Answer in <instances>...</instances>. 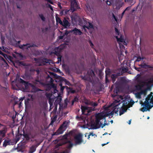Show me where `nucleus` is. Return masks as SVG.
Instances as JSON below:
<instances>
[{"mask_svg":"<svg viewBox=\"0 0 153 153\" xmlns=\"http://www.w3.org/2000/svg\"><path fill=\"white\" fill-rule=\"evenodd\" d=\"M120 81L122 83H125L126 82V80L125 79V78H124L123 77H122L120 79Z\"/></svg>","mask_w":153,"mask_h":153,"instance_id":"31","label":"nucleus"},{"mask_svg":"<svg viewBox=\"0 0 153 153\" xmlns=\"http://www.w3.org/2000/svg\"><path fill=\"white\" fill-rule=\"evenodd\" d=\"M89 24V26H88V29H90V28H94V26L90 22H88Z\"/></svg>","mask_w":153,"mask_h":153,"instance_id":"32","label":"nucleus"},{"mask_svg":"<svg viewBox=\"0 0 153 153\" xmlns=\"http://www.w3.org/2000/svg\"><path fill=\"white\" fill-rule=\"evenodd\" d=\"M48 102L50 105V106L53 105V100L51 98L48 99Z\"/></svg>","mask_w":153,"mask_h":153,"instance_id":"35","label":"nucleus"},{"mask_svg":"<svg viewBox=\"0 0 153 153\" xmlns=\"http://www.w3.org/2000/svg\"><path fill=\"white\" fill-rule=\"evenodd\" d=\"M141 68L146 69L147 68H151V67L149 65L146 64L145 63H143L139 65Z\"/></svg>","mask_w":153,"mask_h":153,"instance_id":"14","label":"nucleus"},{"mask_svg":"<svg viewBox=\"0 0 153 153\" xmlns=\"http://www.w3.org/2000/svg\"><path fill=\"white\" fill-rule=\"evenodd\" d=\"M72 31H74V34L76 35H81L82 33V32L79 29L76 27H75L73 29Z\"/></svg>","mask_w":153,"mask_h":153,"instance_id":"12","label":"nucleus"},{"mask_svg":"<svg viewBox=\"0 0 153 153\" xmlns=\"http://www.w3.org/2000/svg\"><path fill=\"white\" fill-rule=\"evenodd\" d=\"M105 73H106V76H105V82L106 83H107L109 82L108 80V77H107V75H108L110 73V71H105Z\"/></svg>","mask_w":153,"mask_h":153,"instance_id":"29","label":"nucleus"},{"mask_svg":"<svg viewBox=\"0 0 153 153\" xmlns=\"http://www.w3.org/2000/svg\"><path fill=\"white\" fill-rule=\"evenodd\" d=\"M95 75L94 71L92 69H89L87 71V75L85 76L83 79L85 80L91 82V79L93 78V77Z\"/></svg>","mask_w":153,"mask_h":153,"instance_id":"3","label":"nucleus"},{"mask_svg":"<svg viewBox=\"0 0 153 153\" xmlns=\"http://www.w3.org/2000/svg\"><path fill=\"white\" fill-rule=\"evenodd\" d=\"M141 95L140 92H137L136 94V95L137 98H140L141 97Z\"/></svg>","mask_w":153,"mask_h":153,"instance_id":"37","label":"nucleus"},{"mask_svg":"<svg viewBox=\"0 0 153 153\" xmlns=\"http://www.w3.org/2000/svg\"><path fill=\"white\" fill-rule=\"evenodd\" d=\"M56 20L57 23L60 24L62 25V21L61 20V19L59 17H56Z\"/></svg>","mask_w":153,"mask_h":153,"instance_id":"24","label":"nucleus"},{"mask_svg":"<svg viewBox=\"0 0 153 153\" xmlns=\"http://www.w3.org/2000/svg\"><path fill=\"white\" fill-rule=\"evenodd\" d=\"M150 101L152 102L153 103V95L152 97V98L150 99Z\"/></svg>","mask_w":153,"mask_h":153,"instance_id":"60","label":"nucleus"},{"mask_svg":"<svg viewBox=\"0 0 153 153\" xmlns=\"http://www.w3.org/2000/svg\"><path fill=\"white\" fill-rule=\"evenodd\" d=\"M24 134H18V135H16V142L19 141L20 138L22 137L23 135L24 138H25L26 140H28L30 139V137L29 135L27 134H25L24 132H23Z\"/></svg>","mask_w":153,"mask_h":153,"instance_id":"6","label":"nucleus"},{"mask_svg":"<svg viewBox=\"0 0 153 153\" xmlns=\"http://www.w3.org/2000/svg\"><path fill=\"white\" fill-rule=\"evenodd\" d=\"M117 77V76L115 74H113L111 75V78L112 79V82L113 83H114L115 81H116Z\"/></svg>","mask_w":153,"mask_h":153,"instance_id":"19","label":"nucleus"},{"mask_svg":"<svg viewBox=\"0 0 153 153\" xmlns=\"http://www.w3.org/2000/svg\"><path fill=\"white\" fill-rule=\"evenodd\" d=\"M25 46L27 47V48L28 49V48L30 47H37V45L35 44L30 45L29 44H27L26 45L23 44L19 46V48L21 49H23Z\"/></svg>","mask_w":153,"mask_h":153,"instance_id":"11","label":"nucleus"},{"mask_svg":"<svg viewBox=\"0 0 153 153\" xmlns=\"http://www.w3.org/2000/svg\"><path fill=\"white\" fill-rule=\"evenodd\" d=\"M73 146V144L72 143H70L67 146L68 149H70Z\"/></svg>","mask_w":153,"mask_h":153,"instance_id":"38","label":"nucleus"},{"mask_svg":"<svg viewBox=\"0 0 153 153\" xmlns=\"http://www.w3.org/2000/svg\"><path fill=\"white\" fill-rule=\"evenodd\" d=\"M0 54H1L3 56H4V55L5 54H4L0 50Z\"/></svg>","mask_w":153,"mask_h":153,"instance_id":"52","label":"nucleus"},{"mask_svg":"<svg viewBox=\"0 0 153 153\" xmlns=\"http://www.w3.org/2000/svg\"><path fill=\"white\" fill-rule=\"evenodd\" d=\"M34 71H36L38 75L39 74L40 72V71L38 69L34 70Z\"/></svg>","mask_w":153,"mask_h":153,"instance_id":"49","label":"nucleus"},{"mask_svg":"<svg viewBox=\"0 0 153 153\" xmlns=\"http://www.w3.org/2000/svg\"><path fill=\"white\" fill-rule=\"evenodd\" d=\"M112 16H113V18L114 19V20L116 21H117V18H116V17L115 16L113 13L112 14Z\"/></svg>","mask_w":153,"mask_h":153,"instance_id":"47","label":"nucleus"},{"mask_svg":"<svg viewBox=\"0 0 153 153\" xmlns=\"http://www.w3.org/2000/svg\"><path fill=\"white\" fill-rule=\"evenodd\" d=\"M85 25H82V27L83 28L85 29V28H86L88 29V26H86Z\"/></svg>","mask_w":153,"mask_h":153,"instance_id":"48","label":"nucleus"},{"mask_svg":"<svg viewBox=\"0 0 153 153\" xmlns=\"http://www.w3.org/2000/svg\"><path fill=\"white\" fill-rule=\"evenodd\" d=\"M14 142L12 141L9 139L4 140L3 144V146L5 147L7 145H13Z\"/></svg>","mask_w":153,"mask_h":153,"instance_id":"8","label":"nucleus"},{"mask_svg":"<svg viewBox=\"0 0 153 153\" xmlns=\"http://www.w3.org/2000/svg\"><path fill=\"white\" fill-rule=\"evenodd\" d=\"M141 59H142L141 57L140 56H139L137 57V58L136 61L137 62H139L141 60Z\"/></svg>","mask_w":153,"mask_h":153,"instance_id":"41","label":"nucleus"},{"mask_svg":"<svg viewBox=\"0 0 153 153\" xmlns=\"http://www.w3.org/2000/svg\"><path fill=\"white\" fill-rule=\"evenodd\" d=\"M48 86L51 89V88H55L56 87L55 85L53 83H51V84H49L48 85Z\"/></svg>","mask_w":153,"mask_h":153,"instance_id":"33","label":"nucleus"},{"mask_svg":"<svg viewBox=\"0 0 153 153\" xmlns=\"http://www.w3.org/2000/svg\"><path fill=\"white\" fill-rule=\"evenodd\" d=\"M109 143V142H107V143H106L102 144V146H105V145H106V144H108Z\"/></svg>","mask_w":153,"mask_h":153,"instance_id":"57","label":"nucleus"},{"mask_svg":"<svg viewBox=\"0 0 153 153\" xmlns=\"http://www.w3.org/2000/svg\"><path fill=\"white\" fill-rule=\"evenodd\" d=\"M89 135H91L92 136H94V134L92 132H91L90 133Z\"/></svg>","mask_w":153,"mask_h":153,"instance_id":"64","label":"nucleus"},{"mask_svg":"<svg viewBox=\"0 0 153 153\" xmlns=\"http://www.w3.org/2000/svg\"><path fill=\"white\" fill-rule=\"evenodd\" d=\"M81 109L83 114L84 113L85 111H87L88 113L90 112V111H89L88 110V108L86 106H82Z\"/></svg>","mask_w":153,"mask_h":153,"instance_id":"18","label":"nucleus"},{"mask_svg":"<svg viewBox=\"0 0 153 153\" xmlns=\"http://www.w3.org/2000/svg\"><path fill=\"white\" fill-rule=\"evenodd\" d=\"M69 33V31H67V30H66V32H65V34H66V35H68V34Z\"/></svg>","mask_w":153,"mask_h":153,"instance_id":"63","label":"nucleus"},{"mask_svg":"<svg viewBox=\"0 0 153 153\" xmlns=\"http://www.w3.org/2000/svg\"><path fill=\"white\" fill-rule=\"evenodd\" d=\"M61 25L65 28H66L70 26V24L68 21L65 18L63 20L62 23Z\"/></svg>","mask_w":153,"mask_h":153,"instance_id":"9","label":"nucleus"},{"mask_svg":"<svg viewBox=\"0 0 153 153\" xmlns=\"http://www.w3.org/2000/svg\"><path fill=\"white\" fill-rule=\"evenodd\" d=\"M116 37L117 39V40L118 42H123V39L120 37V38H118L117 36H116Z\"/></svg>","mask_w":153,"mask_h":153,"instance_id":"36","label":"nucleus"},{"mask_svg":"<svg viewBox=\"0 0 153 153\" xmlns=\"http://www.w3.org/2000/svg\"><path fill=\"white\" fill-rule=\"evenodd\" d=\"M39 16L43 22H45V18L43 14H39Z\"/></svg>","mask_w":153,"mask_h":153,"instance_id":"26","label":"nucleus"},{"mask_svg":"<svg viewBox=\"0 0 153 153\" xmlns=\"http://www.w3.org/2000/svg\"><path fill=\"white\" fill-rule=\"evenodd\" d=\"M52 95V94L50 93H46L45 94V96H46L47 98L48 99H50L51 98Z\"/></svg>","mask_w":153,"mask_h":153,"instance_id":"30","label":"nucleus"},{"mask_svg":"<svg viewBox=\"0 0 153 153\" xmlns=\"http://www.w3.org/2000/svg\"><path fill=\"white\" fill-rule=\"evenodd\" d=\"M66 87L68 93L74 94L76 92V91L73 89L72 88H69L68 86H66Z\"/></svg>","mask_w":153,"mask_h":153,"instance_id":"17","label":"nucleus"},{"mask_svg":"<svg viewBox=\"0 0 153 153\" xmlns=\"http://www.w3.org/2000/svg\"><path fill=\"white\" fill-rule=\"evenodd\" d=\"M85 103L87 105H91L94 107L97 106L98 105V104L97 102H95L90 100H87L85 102Z\"/></svg>","mask_w":153,"mask_h":153,"instance_id":"10","label":"nucleus"},{"mask_svg":"<svg viewBox=\"0 0 153 153\" xmlns=\"http://www.w3.org/2000/svg\"><path fill=\"white\" fill-rule=\"evenodd\" d=\"M125 10H124L123 12V13H122V14H121V17H123V16L125 13Z\"/></svg>","mask_w":153,"mask_h":153,"instance_id":"55","label":"nucleus"},{"mask_svg":"<svg viewBox=\"0 0 153 153\" xmlns=\"http://www.w3.org/2000/svg\"><path fill=\"white\" fill-rule=\"evenodd\" d=\"M22 102H20L19 103V107H21V106H22Z\"/></svg>","mask_w":153,"mask_h":153,"instance_id":"62","label":"nucleus"},{"mask_svg":"<svg viewBox=\"0 0 153 153\" xmlns=\"http://www.w3.org/2000/svg\"><path fill=\"white\" fill-rule=\"evenodd\" d=\"M107 3L108 5H110L111 4L110 2L108 1V0H107Z\"/></svg>","mask_w":153,"mask_h":153,"instance_id":"58","label":"nucleus"},{"mask_svg":"<svg viewBox=\"0 0 153 153\" xmlns=\"http://www.w3.org/2000/svg\"><path fill=\"white\" fill-rule=\"evenodd\" d=\"M136 88L137 89H140L141 87L140 85H137L136 86Z\"/></svg>","mask_w":153,"mask_h":153,"instance_id":"43","label":"nucleus"},{"mask_svg":"<svg viewBox=\"0 0 153 153\" xmlns=\"http://www.w3.org/2000/svg\"><path fill=\"white\" fill-rule=\"evenodd\" d=\"M57 59H58V60L60 62H61V60H62V56H60V57H58L57 58Z\"/></svg>","mask_w":153,"mask_h":153,"instance_id":"45","label":"nucleus"},{"mask_svg":"<svg viewBox=\"0 0 153 153\" xmlns=\"http://www.w3.org/2000/svg\"><path fill=\"white\" fill-rule=\"evenodd\" d=\"M71 10L73 11H75L78 9V6L76 0H71Z\"/></svg>","mask_w":153,"mask_h":153,"instance_id":"7","label":"nucleus"},{"mask_svg":"<svg viewBox=\"0 0 153 153\" xmlns=\"http://www.w3.org/2000/svg\"><path fill=\"white\" fill-rule=\"evenodd\" d=\"M129 102V101L127 100H125L124 101V102L123 104V106H125L126 105H127V104H128Z\"/></svg>","mask_w":153,"mask_h":153,"instance_id":"40","label":"nucleus"},{"mask_svg":"<svg viewBox=\"0 0 153 153\" xmlns=\"http://www.w3.org/2000/svg\"><path fill=\"white\" fill-rule=\"evenodd\" d=\"M64 10H62L60 12V14L61 15H63L64 14Z\"/></svg>","mask_w":153,"mask_h":153,"instance_id":"50","label":"nucleus"},{"mask_svg":"<svg viewBox=\"0 0 153 153\" xmlns=\"http://www.w3.org/2000/svg\"><path fill=\"white\" fill-rule=\"evenodd\" d=\"M20 83L24 84L25 87H26V86L27 85V84H26V83H27L28 82L27 81H25L23 79H22L21 78H20Z\"/></svg>","mask_w":153,"mask_h":153,"instance_id":"25","label":"nucleus"},{"mask_svg":"<svg viewBox=\"0 0 153 153\" xmlns=\"http://www.w3.org/2000/svg\"><path fill=\"white\" fill-rule=\"evenodd\" d=\"M68 122L66 121H64L60 126L57 130L53 133L52 135H57L59 134H62L67 127Z\"/></svg>","mask_w":153,"mask_h":153,"instance_id":"2","label":"nucleus"},{"mask_svg":"<svg viewBox=\"0 0 153 153\" xmlns=\"http://www.w3.org/2000/svg\"><path fill=\"white\" fill-rule=\"evenodd\" d=\"M33 82L34 85H39L43 84V83L41 82V80L38 79H35Z\"/></svg>","mask_w":153,"mask_h":153,"instance_id":"16","label":"nucleus"},{"mask_svg":"<svg viewBox=\"0 0 153 153\" xmlns=\"http://www.w3.org/2000/svg\"><path fill=\"white\" fill-rule=\"evenodd\" d=\"M79 22L82 25H87L89 22L87 21V19L85 18H83L82 19L80 20Z\"/></svg>","mask_w":153,"mask_h":153,"instance_id":"15","label":"nucleus"},{"mask_svg":"<svg viewBox=\"0 0 153 153\" xmlns=\"http://www.w3.org/2000/svg\"><path fill=\"white\" fill-rule=\"evenodd\" d=\"M52 74L55 77H56L57 76V75L56 74L54 73H52Z\"/></svg>","mask_w":153,"mask_h":153,"instance_id":"51","label":"nucleus"},{"mask_svg":"<svg viewBox=\"0 0 153 153\" xmlns=\"http://www.w3.org/2000/svg\"><path fill=\"white\" fill-rule=\"evenodd\" d=\"M82 135L79 134L74 137L75 143L76 145L80 144L83 142Z\"/></svg>","mask_w":153,"mask_h":153,"instance_id":"5","label":"nucleus"},{"mask_svg":"<svg viewBox=\"0 0 153 153\" xmlns=\"http://www.w3.org/2000/svg\"><path fill=\"white\" fill-rule=\"evenodd\" d=\"M79 98L76 96L74 97V99L72 101L71 104L73 105L75 102H78Z\"/></svg>","mask_w":153,"mask_h":153,"instance_id":"20","label":"nucleus"},{"mask_svg":"<svg viewBox=\"0 0 153 153\" xmlns=\"http://www.w3.org/2000/svg\"><path fill=\"white\" fill-rule=\"evenodd\" d=\"M59 85L60 86V90L61 91H62L64 90L65 88H66V86H62V84L61 83L59 84Z\"/></svg>","mask_w":153,"mask_h":153,"instance_id":"34","label":"nucleus"},{"mask_svg":"<svg viewBox=\"0 0 153 153\" xmlns=\"http://www.w3.org/2000/svg\"><path fill=\"white\" fill-rule=\"evenodd\" d=\"M69 10H65V14H67L68 13V12Z\"/></svg>","mask_w":153,"mask_h":153,"instance_id":"53","label":"nucleus"},{"mask_svg":"<svg viewBox=\"0 0 153 153\" xmlns=\"http://www.w3.org/2000/svg\"><path fill=\"white\" fill-rule=\"evenodd\" d=\"M73 31V30H69V33H72L74 34V31Z\"/></svg>","mask_w":153,"mask_h":153,"instance_id":"59","label":"nucleus"},{"mask_svg":"<svg viewBox=\"0 0 153 153\" xmlns=\"http://www.w3.org/2000/svg\"><path fill=\"white\" fill-rule=\"evenodd\" d=\"M26 84H27V85L26 86V87L25 88L26 89H27L29 86H31L32 88L35 86L34 85L29 83L28 82L27 83H26Z\"/></svg>","mask_w":153,"mask_h":153,"instance_id":"21","label":"nucleus"},{"mask_svg":"<svg viewBox=\"0 0 153 153\" xmlns=\"http://www.w3.org/2000/svg\"><path fill=\"white\" fill-rule=\"evenodd\" d=\"M36 150V148L34 146H31L29 152L30 153H33Z\"/></svg>","mask_w":153,"mask_h":153,"instance_id":"23","label":"nucleus"},{"mask_svg":"<svg viewBox=\"0 0 153 153\" xmlns=\"http://www.w3.org/2000/svg\"><path fill=\"white\" fill-rule=\"evenodd\" d=\"M19 64L20 65L25 66V64L23 62H19Z\"/></svg>","mask_w":153,"mask_h":153,"instance_id":"42","label":"nucleus"},{"mask_svg":"<svg viewBox=\"0 0 153 153\" xmlns=\"http://www.w3.org/2000/svg\"><path fill=\"white\" fill-rule=\"evenodd\" d=\"M89 43L90 44V45L91 47H92L94 46V45L92 42L91 41H89Z\"/></svg>","mask_w":153,"mask_h":153,"instance_id":"44","label":"nucleus"},{"mask_svg":"<svg viewBox=\"0 0 153 153\" xmlns=\"http://www.w3.org/2000/svg\"><path fill=\"white\" fill-rule=\"evenodd\" d=\"M40 91V90L36 86L34 87L33 88H32L31 89V92H36L37 91Z\"/></svg>","mask_w":153,"mask_h":153,"instance_id":"22","label":"nucleus"},{"mask_svg":"<svg viewBox=\"0 0 153 153\" xmlns=\"http://www.w3.org/2000/svg\"><path fill=\"white\" fill-rule=\"evenodd\" d=\"M118 111V108H115L110 113L102 112L98 113L95 115V123L91 125V126L94 129H97L100 126L103 128L104 126L108 125L105 123L106 121V117H110L114 114V113H117Z\"/></svg>","mask_w":153,"mask_h":153,"instance_id":"1","label":"nucleus"},{"mask_svg":"<svg viewBox=\"0 0 153 153\" xmlns=\"http://www.w3.org/2000/svg\"><path fill=\"white\" fill-rule=\"evenodd\" d=\"M147 89H145L144 90H142L140 92V94H141V95L143 94L144 95H146L147 94Z\"/></svg>","mask_w":153,"mask_h":153,"instance_id":"28","label":"nucleus"},{"mask_svg":"<svg viewBox=\"0 0 153 153\" xmlns=\"http://www.w3.org/2000/svg\"><path fill=\"white\" fill-rule=\"evenodd\" d=\"M115 30L116 32V34L117 35H119L120 33L119 32V31L118 30L116 27L115 28Z\"/></svg>","mask_w":153,"mask_h":153,"instance_id":"39","label":"nucleus"},{"mask_svg":"<svg viewBox=\"0 0 153 153\" xmlns=\"http://www.w3.org/2000/svg\"><path fill=\"white\" fill-rule=\"evenodd\" d=\"M1 48H1V50H3V51H4L6 49V47H4V46H2V47Z\"/></svg>","mask_w":153,"mask_h":153,"instance_id":"56","label":"nucleus"},{"mask_svg":"<svg viewBox=\"0 0 153 153\" xmlns=\"http://www.w3.org/2000/svg\"><path fill=\"white\" fill-rule=\"evenodd\" d=\"M127 110V109L123 108L120 111L119 115L121 116V115L123 114Z\"/></svg>","mask_w":153,"mask_h":153,"instance_id":"27","label":"nucleus"},{"mask_svg":"<svg viewBox=\"0 0 153 153\" xmlns=\"http://www.w3.org/2000/svg\"><path fill=\"white\" fill-rule=\"evenodd\" d=\"M52 60L47 58H44L42 61V63L43 65H46V63H52Z\"/></svg>","mask_w":153,"mask_h":153,"instance_id":"13","label":"nucleus"},{"mask_svg":"<svg viewBox=\"0 0 153 153\" xmlns=\"http://www.w3.org/2000/svg\"><path fill=\"white\" fill-rule=\"evenodd\" d=\"M58 7L60 8V9H61L62 8V6H61L60 3L58 4Z\"/></svg>","mask_w":153,"mask_h":153,"instance_id":"54","label":"nucleus"},{"mask_svg":"<svg viewBox=\"0 0 153 153\" xmlns=\"http://www.w3.org/2000/svg\"><path fill=\"white\" fill-rule=\"evenodd\" d=\"M129 9L130 7H128L125 9V10H125L126 11V10H129Z\"/></svg>","mask_w":153,"mask_h":153,"instance_id":"61","label":"nucleus"},{"mask_svg":"<svg viewBox=\"0 0 153 153\" xmlns=\"http://www.w3.org/2000/svg\"><path fill=\"white\" fill-rule=\"evenodd\" d=\"M48 7L50 8L51 10H53V7H52V6L51 4H48Z\"/></svg>","mask_w":153,"mask_h":153,"instance_id":"46","label":"nucleus"},{"mask_svg":"<svg viewBox=\"0 0 153 153\" xmlns=\"http://www.w3.org/2000/svg\"><path fill=\"white\" fill-rule=\"evenodd\" d=\"M149 99H146L143 104V107L140 109L141 111L143 112L147 111L148 108L150 106V105L149 104Z\"/></svg>","mask_w":153,"mask_h":153,"instance_id":"4","label":"nucleus"}]
</instances>
